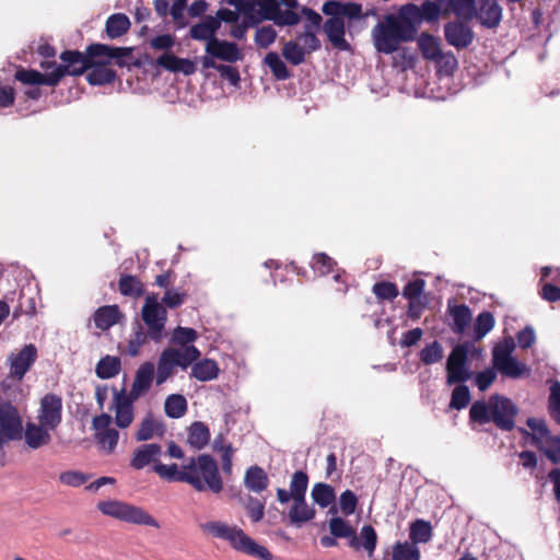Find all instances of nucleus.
<instances>
[{
	"instance_id": "f8f14e48",
	"label": "nucleus",
	"mask_w": 560,
	"mask_h": 560,
	"mask_svg": "<svg viewBox=\"0 0 560 560\" xmlns=\"http://www.w3.org/2000/svg\"><path fill=\"white\" fill-rule=\"evenodd\" d=\"M40 67L46 71L45 74L30 69H19L15 72V79L27 85H57L65 77L61 66H57L55 61H42Z\"/></svg>"
},
{
	"instance_id": "603ef678",
	"label": "nucleus",
	"mask_w": 560,
	"mask_h": 560,
	"mask_svg": "<svg viewBox=\"0 0 560 560\" xmlns=\"http://www.w3.org/2000/svg\"><path fill=\"white\" fill-rule=\"evenodd\" d=\"M443 358V348L438 341L427 345L420 352V360L427 364H433L441 361Z\"/></svg>"
},
{
	"instance_id": "3c124183",
	"label": "nucleus",
	"mask_w": 560,
	"mask_h": 560,
	"mask_svg": "<svg viewBox=\"0 0 560 560\" xmlns=\"http://www.w3.org/2000/svg\"><path fill=\"white\" fill-rule=\"evenodd\" d=\"M305 49L293 40L284 44L282 55L293 66H299L305 60Z\"/></svg>"
},
{
	"instance_id": "cd10ccee",
	"label": "nucleus",
	"mask_w": 560,
	"mask_h": 560,
	"mask_svg": "<svg viewBox=\"0 0 560 560\" xmlns=\"http://www.w3.org/2000/svg\"><path fill=\"white\" fill-rule=\"evenodd\" d=\"M377 544V534L371 525H364L360 534L354 533L349 546L354 550L363 549L369 557H372Z\"/></svg>"
},
{
	"instance_id": "09e8293b",
	"label": "nucleus",
	"mask_w": 560,
	"mask_h": 560,
	"mask_svg": "<svg viewBox=\"0 0 560 560\" xmlns=\"http://www.w3.org/2000/svg\"><path fill=\"white\" fill-rule=\"evenodd\" d=\"M494 316L490 312L480 313L474 324V338L476 340L482 339L494 327Z\"/></svg>"
},
{
	"instance_id": "e433bc0d",
	"label": "nucleus",
	"mask_w": 560,
	"mask_h": 560,
	"mask_svg": "<svg viewBox=\"0 0 560 560\" xmlns=\"http://www.w3.org/2000/svg\"><path fill=\"white\" fill-rule=\"evenodd\" d=\"M120 312L117 305L100 307L94 315L95 326L102 330L108 329L118 323Z\"/></svg>"
},
{
	"instance_id": "ea45409f",
	"label": "nucleus",
	"mask_w": 560,
	"mask_h": 560,
	"mask_svg": "<svg viewBox=\"0 0 560 560\" xmlns=\"http://www.w3.org/2000/svg\"><path fill=\"white\" fill-rule=\"evenodd\" d=\"M130 27V21L124 13L112 14L105 25L106 34L109 38H118L122 36Z\"/></svg>"
},
{
	"instance_id": "5fc2aeb1",
	"label": "nucleus",
	"mask_w": 560,
	"mask_h": 560,
	"mask_svg": "<svg viewBox=\"0 0 560 560\" xmlns=\"http://www.w3.org/2000/svg\"><path fill=\"white\" fill-rule=\"evenodd\" d=\"M335 266L332 258L324 253H318L313 256L312 268L315 273L319 276L328 275Z\"/></svg>"
},
{
	"instance_id": "13d9d810",
	"label": "nucleus",
	"mask_w": 560,
	"mask_h": 560,
	"mask_svg": "<svg viewBox=\"0 0 560 560\" xmlns=\"http://www.w3.org/2000/svg\"><path fill=\"white\" fill-rule=\"evenodd\" d=\"M358 498L351 490L343 491L339 497V509L345 516H350L355 512Z\"/></svg>"
},
{
	"instance_id": "f704fd0d",
	"label": "nucleus",
	"mask_w": 560,
	"mask_h": 560,
	"mask_svg": "<svg viewBox=\"0 0 560 560\" xmlns=\"http://www.w3.org/2000/svg\"><path fill=\"white\" fill-rule=\"evenodd\" d=\"M396 18H399L402 25L408 27L411 31V35L416 37L417 35V24L421 23V11L420 7L408 3L402 5L398 14H395Z\"/></svg>"
},
{
	"instance_id": "39448f33",
	"label": "nucleus",
	"mask_w": 560,
	"mask_h": 560,
	"mask_svg": "<svg viewBox=\"0 0 560 560\" xmlns=\"http://www.w3.org/2000/svg\"><path fill=\"white\" fill-rule=\"evenodd\" d=\"M185 470L194 479L187 483L196 491L210 490L213 493H220L223 490L218 464L211 455L201 454L189 458L185 464Z\"/></svg>"
},
{
	"instance_id": "bb28decb",
	"label": "nucleus",
	"mask_w": 560,
	"mask_h": 560,
	"mask_svg": "<svg viewBox=\"0 0 560 560\" xmlns=\"http://www.w3.org/2000/svg\"><path fill=\"white\" fill-rule=\"evenodd\" d=\"M162 453V447L159 444L150 443L143 444L136 448L133 456L130 460L132 468L140 470L147 465L156 462Z\"/></svg>"
},
{
	"instance_id": "f03ea898",
	"label": "nucleus",
	"mask_w": 560,
	"mask_h": 560,
	"mask_svg": "<svg viewBox=\"0 0 560 560\" xmlns=\"http://www.w3.org/2000/svg\"><path fill=\"white\" fill-rule=\"evenodd\" d=\"M517 406L508 397L499 394L491 395L489 399L472 402L469 417L479 424L492 422L502 431H512L515 427Z\"/></svg>"
},
{
	"instance_id": "c756f323",
	"label": "nucleus",
	"mask_w": 560,
	"mask_h": 560,
	"mask_svg": "<svg viewBox=\"0 0 560 560\" xmlns=\"http://www.w3.org/2000/svg\"><path fill=\"white\" fill-rule=\"evenodd\" d=\"M220 26V20L209 16L203 22L191 26L189 31L190 37L196 40H205L206 44L210 43L213 38H218L215 34Z\"/></svg>"
},
{
	"instance_id": "052dcab7",
	"label": "nucleus",
	"mask_w": 560,
	"mask_h": 560,
	"mask_svg": "<svg viewBox=\"0 0 560 560\" xmlns=\"http://www.w3.org/2000/svg\"><path fill=\"white\" fill-rule=\"evenodd\" d=\"M89 480V476L77 470L63 471L59 475V481L62 485L78 488Z\"/></svg>"
},
{
	"instance_id": "49530a36",
	"label": "nucleus",
	"mask_w": 560,
	"mask_h": 560,
	"mask_svg": "<svg viewBox=\"0 0 560 560\" xmlns=\"http://www.w3.org/2000/svg\"><path fill=\"white\" fill-rule=\"evenodd\" d=\"M264 62L269 67L271 73L277 80L283 81L290 78L291 73L287 65L277 52H268L264 59Z\"/></svg>"
},
{
	"instance_id": "c85d7f7f",
	"label": "nucleus",
	"mask_w": 560,
	"mask_h": 560,
	"mask_svg": "<svg viewBox=\"0 0 560 560\" xmlns=\"http://www.w3.org/2000/svg\"><path fill=\"white\" fill-rule=\"evenodd\" d=\"M190 376L200 382H210L218 378L220 366L215 360L201 359L196 360L190 365Z\"/></svg>"
},
{
	"instance_id": "2f4dec72",
	"label": "nucleus",
	"mask_w": 560,
	"mask_h": 560,
	"mask_svg": "<svg viewBox=\"0 0 560 560\" xmlns=\"http://www.w3.org/2000/svg\"><path fill=\"white\" fill-rule=\"evenodd\" d=\"M337 512L338 510L335 505L330 506L328 511L329 514L334 515L328 522L329 532L334 537L348 538L351 540L355 529L350 525L349 522L345 521L340 516H337Z\"/></svg>"
},
{
	"instance_id": "a211bd4d",
	"label": "nucleus",
	"mask_w": 560,
	"mask_h": 560,
	"mask_svg": "<svg viewBox=\"0 0 560 560\" xmlns=\"http://www.w3.org/2000/svg\"><path fill=\"white\" fill-rule=\"evenodd\" d=\"M37 358V350L33 345H26L18 353L10 355V375L22 380Z\"/></svg>"
},
{
	"instance_id": "20e7f679",
	"label": "nucleus",
	"mask_w": 560,
	"mask_h": 560,
	"mask_svg": "<svg viewBox=\"0 0 560 560\" xmlns=\"http://www.w3.org/2000/svg\"><path fill=\"white\" fill-rule=\"evenodd\" d=\"M371 38L375 50L384 55L394 54L404 43L415 39L411 31L395 14L384 15L372 28Z\"/></svg>"
},
{
	"instance_id": "680f3d73",
	"label": "nucleus",
	"mask_w": 560,
	"mask_h": 560,
	"mask_svg": "<svg viewBox=\"0 0 560 560\" xmlns=\"http://www.w3.org/2000/svg\"><path fill=\"white\" fill-rule=\"evenodd\" d=\"M373 293L381 300H394L398 295L396 284L387 281L377 282L373 285Z\"/></svg>"
},
{
	"instance_id": "4d7b16f0",
	"label": "nucleus",
	"mask_w": 560,
	"mask_h": 560,
	"mask_svg": "<svg viewBox=\"0 0 560 560\" xmlns=\"http://www.w3.org/2000/svg\"><path fill=\"white\" fill-rule=\"evenodd\" d=\"M185 291H182L179 289H168L165 291L160 302L165 306V308H176L180 306L185 302Z\"/></svg>"
},
{
	"instance_id": "37998d69",
	"label": "nucleus",
	"mask_w": 560,
	"mask_h": 560,
	"mask_svg": "<svg viewBox=\"0 0 560 560\" xmlns=\"http://www.w3.org/2000/svg\"><path fill=\"white\" fill-rule=\"evenodd\" d=\"M418 46L423 56L428 60H435L443 52L438 38L430 34H421L418 38Z\"/></svg>"
},
{
	"instance_id": "0e129e2a",
	"label": "nucleus",
	"mask_w": 560,
	"mask_h": 560,
	"mask_svg": "<svg viewBox=\"0 0 560 560\" xmlns=\"http://www.w3.org/2000/svg\"><path fill=\"white\" fill-rule=\"evenodd\" d=\"M299 39L303 43V48L308 52L318 50L320 48L319 39L317 38L315 32L307 25L304 26V32L299 35Z\"/></svg>"
},
{
	"instance_id": "423d86ee",
	"label": "nucleus",
	"mask_w": 560,
	"mask_h": 560,
	"mask_svg": "<svg viewBox=\"0 0 560 560\" xmlns=\"http://www.w3.org/2000/svg\"><path fill=\"white\" fill-rule=\"evenodd\" d=\"M127 52L128 49L126 48H116L104 44H93L88 47L85 55L79 51H63L60 55V59L63 65L60 66L62 67V71H65V75H81L84 71H88L92 59L98 57L118 59L126 56Z\"/></svg>"
},
{
	"instance_id": "393cba45",
	"label": "nucleus",
	"mask_w": 560,
	"mask_h": 560,
	"mask_svg": "<svg viewBox=\"0 0 560 560\" xmlns=\"http://www.w3.org/2000/svg\"><path fill=\"white\" fill-rule=\"evenodd\" d=\"M324 33L331 45L340 50H348L349 44L345 38L346 26L341 18H329L323 26Z\"/></svg>"
},
{
	"instance_id": "0eeeda50",
	"label": "nucleus",
	"mask_w": 560,
	"mask_h": 560,
	"mask_svg": "<svg viewBox=\"0 0 560 560\" xmlns=\"http://www.w3.org/2000/svg\"><path fill=\"white\" fill-rule=\"evenodd\" d=\"M97 509L106 516L135 525L160 528V523L144 509L119 500H105L97 503Z\"/></svg>"
},
{
	"instance_id": "6ab92c4d",
	"label": "nucleus",
	"mask_w": 560,
	"mask_h": 560,
	"mask_svg": "<svg viewBox=\"0 0 560 560\" xmlns=\"http://www.w3.org/2000/svg\"><path fill=\"white\" fill-rule=\"evenodd\" d=\"M54 431L49 429L47 425H44L40 422H26L25 427H23V436L24 442L31 450H38L48 445L51 442L50 432Z\"/></svg>"
},
{
	"instance_id": "473e14b6",
	"label": "nucleus",
	"mask_w": 560,
	"mask_h": 560,
	"mask_svg": "<svg viewBox=\"0 0 560 560\" xmlns=\"http://www.w3.org/2000/svg\"><path fill=\"white\" fill-rule=\"evenodd\" d=\"M210 441V431L201 421L192 422L188 428V444L195 450H202Z\"/></svg>"
},
{
	"instance_id": "b1692460",
	"label": "nucleus",
	"mask_w": 560,
	"mask_h": 560,
	"mask_svg": "<svg viewBox=\"0 0 560 560\" xmlns=\"http://www.w3.org/2000/svg\"><path fill=\"white\" fill-rule=\"evenodd\" d=\"M481 25L492 28L499 25L502 19V8L497 0H481L475 15Z\"/></svg>"
},
{
	"instance_id": "c9c22d12",
	"label": "nucleus",
	"mask_w": 560,
	"mask_h": 560,
	"mask_svg": "<svg viewBox=\"0 0 560 560\" xmlns=\"http://www.w3.org/2000/svg\"><path fill=\"white\" fill-rule=\"evenodd\" d=\"M445 10L452 11L459 18L472 19L475 15L476 0H436Z\"/></svg>"
},
{
	"instance_id": "9d476101",
	"label": "nucleus",
	"mask_w": 560,
	"mask_h": 560,
	"mask_svg": "<svg viewBox=\"0 0 560 560\" xmlns=\"http://www.w3.org/2000/svg\"><path fill=\"white\" fill-rule=\"evenodd\" d=\"M198 338L199 334L196 329L177 326L171 334L170 343L172 346L170 348L175 349L179 353L183 363L191 364L201 355L199 349L194 345Z\"/></svg>"
},
{
	"instance_id": "c03bdc74",
	"label": "nucleus",
	"mask_w": 560,
	"mask_h": 560,
	"mask_svg": "<svg viewBox=\"0 0 560 560\" xmlns=\"http://www.w3.org/2000/svg\"><path fill=\"white\" fill-rule=\"evenodd\" d=\"M311 497L320 508H328L335 502L336 493L330 485L318 482L313 486Z\"/></svg>"
},
{
	"instance_id": "338daca9",
	"label": "nucleus",
	"mask_w": 560,
	"mask_h": 560,
	"mask_svg": "<svg viewBox=\"0 0 560 560\" xmlns=\"http://www.w3.org/2000/svg\"><path fill=\"white\" fill-rule=\"evenodd\" d=\"M149 337V330L143 331L141 327L135 332L132 338L129 340L128 343V353L132 357H136L140 348L147 342Z\"/></svg>"
},
{
	"instance_id": "dca6fc26",
	"label": "nucleus",
	"mask_w": 560,
	"mask_h": 560,
	"mask_svg": "<svg viewBox=\"0 0 560 560\" xmlns=\"http://www.w3.org/2000/svg\"><path fill=\"white\" fill-rule=\"evenodd\" d=\"M447 383H462L470 377L467 368V350L463 346H456L450 353L446 362Z\"/></svg>"
},
{
	"instance_id": "8fccbe9b",
	"label": "nucleus",
	"mask_w": 560,
	"mask_h": 560,
	"mask_svg": "<svg viewBox=\"0 0 560 560\" xmlns=\"http://www.w3.org/2000/svg\"><path fill=\"white\" fill-rule=\"evenodd\" d=\"M244 509L247 512L252 523H258L264 518L265 515V503L254 498L252 495H247L242 501Z\"/></svg>"
},
{
	"instance_id": "79ce46f5",
	"label": "nucleus",
	"mask_w": 560,
	"mask_h": 560,
	"mask_svg": "<svg viewBox=\"0 0 560 560\" xmlns=\"http://www.w3.org/2000/svg\"><path fill=\"white\" fill-rule=\"evenodd\" d=\"M121 369L120 359L114 355L102 358L95 369L96 375L102 380H108L119 374Z\"/></svg>"
},
{
	"instance_id": "f257e3e1",
	"label": "nucleus",
	"mask_w": 560,
	"mask_h": 560,
	"mask_svg": "<svg viewBox=\"0 0 560 560\" xmlns=\"http://www.w3.org/2000/svg\"><path fill=\"white\" fill-rule=\"evenodd\" d=\"M199 528L211 538L228 541L237 552L257 558L259 560H272V553L255 539L248 536L236 525H230L223 521H209L201 523Z\"/></svg>"
},
{
	"instance_id": "f3484780",
	"label": "nucleus",
	"mask_w": 560,
	"mask_h": 560,
	"mask_svg": "<svg viewBox=\"0 0 560 560\" xmlns=\"http://www.w3.org/2000/svg\"><path fill=\"white\" fill-rule=\"evenodd\" d=\"M191 364L183 363L182 357L179 353L173 348H165L158 360L156 372H155V383L158 386L164 384L174 373L175 369L179 366L183 370H186Z\"/></svg>"
},
{
	"instance_id": "1a4fd4ad",
	"label": "nucleus",
	"mask_w": 560,
	"mask_h": 560,
	"mask_svg": "<svg viewBox=\"0 0 560 560\" xmlns=\"http://www.w3.org/2000/svg\"><path fill=\"white\" fill-rule=\"evenodd\" d=\"M515 342L512 338L504 339L492 351V364L497 372L509 378H520L529 373V368L513 357Z\"/></svg>"
},
{
	"instance_id": "4c0bfd02",
	"label": "nucleus",
	"mask_w": 560,
	"mask_h": 560,
	"mask_svg": "<svg viewBox=\"0 0 560 560\" xmlns=\"http://www.w3.org/2000/svg\"><path fill=\"white\" fill-rule=\"evenodd\" d=\"M163 433V424L160 421H156L152 415H147L136 433V440L139 442L148 441L151 440L153 436H160Z\"/></svg>"
},
{
	"instance_id": "9b49d317",
	"label": "nucleus",
	"mask_w": 560,
	"mask_h": 560,
	"mask_svg": "<svg viewBox=\"0 0 560 560\" xmlns=\"http://www.w3.org/2000/svg\"><path fill=\"white\" fill-rule=\"evenodd\" d=\"M23 436V420L18 408L10 402L0 404V446Z\"/></svg>"
},
{
	"instance_id": "72a5a7b5",
	"label": "nucleus",
	"mask_w": 560,
	"mask_h": 560,
	"mask_svg": "<svg viewBox=\"0 0 560 560\" xmlns=\"http://www.w3.org/2000/svg\"><path fill=\"white\" fill-rule=\"evenodd\" d=\"M154 471L162 478L167 481H179V482H191L194 479L191 476H188L185 470V464L179 468L176 464L165 465V464H156L154 466Z\"/></svg>"
},
{
	"instance_id": "7c9ffc66",
	"label": "nucleus",
	"mask_w": 560,
	"mask_h": 560,
	"mask_svg": "<svg viewBox=\"0 0 560 560\" xmlns=\"http://www.w3.org/2000/svg\"><path fill=\"white\" fill-rule=\"evenodd\" d=\"M244 485L249 491L260 493L267 489L269 478L261 467L252 466L245 472Z\"/></svg>"
},
{
	"instance_id": "69168bd1",
	"label": "nucleus",
	"mask_w": 560,
	"mask_h": 560,
	"mask_svg": "<svg viewBox=\"0 0 560 560\" xmlns=\"http://www.w3.org/2000/svg\"><path fill=\"white\" fill-rule=\"evenodd\" d=\"M440 7H443V5L440 4L438 1L433 2L430 0H425L420 7L421 22L422 21H428V22L435 21L440 15V11H441Z\"/></svg>"
},
{
	"instance_id": "de8ad7c7",
	"label": "nucleus",
	"mask_w": 560,
	"mask_h": 560,
	"mask_svg": "<svg viewBox=\"0 0 560 560\" xmlns=\"http://www.w3.org/2000/svg\"><path fill=\"white\" fill-rule=\"evenodd\" d=\"M119 291L125 296L139 298L143 294V284L135 276H121L118 282Z\"/></svg>"
},
{
	"instance_id": "58836bf2",
	"label": "nucleus",
	"mask_w": 560,
	"mask_h": 560,
	"mask_svg": "<svg viewBox=\"0 0 560 560\" xmlns=\"http://www.w3.org/2000/svg\"><path fill=\"white\" fill-rule=\"evenodd\" d=\"M272 12L265 15L266 20L272 21L278 26H293L299 24L301 18L292 10H282L278 3H272Z\"/></svg>"
},
{
	"instance_id": "2eb2a0df",
	"label": "nucleus",
	"mask_w": 560,
	"mask_h": 560,
	"mask_svg": "<svg viewBox=\"0 0 560 560\" xmlns=\"http://www.w3.org/2000/svg\"><path fill=\"white\" fill-rule=\"evenodd\" d=\"M37 421L56 430L62 420V399L55 394H47L40 399Z\"/></svg>"
},
{
	"instance_id": "7ed1b4c3",
	"label": "nucleus",
	"mask_w": 560,
	"mask_h": 560,
	"mask_svg": "<svg viewBox=\"0 0 560 560\" xmlns=\"http://www.w3.org/2000/svg\"><path fill=\"white\" fill-rule=\"evenodd\" d=\"M308 477L306 472L298 470L293 472L289 490L277 489V499L281 504L291 502L288 510V518L291 525L301 527L315 517V510L306 502Z\"/></svg>"
},
{
	"instance_id": "aec40b11",
	"label": "nucleus",
	"mask_w": 560,
	"mask_h": 560,
	"mask_svg": "<svg viewBox=\"0 0 560 560\" xmlns=\"http://www.w3.org/2000/svg\"><path fill=\"white\" fill-rule=\"evenodd\" d=\"M155 366L151 361H147L138 368L135 374V378L128 395L131 398L139 399L145 393L149 392L153 381L155 380Z\"/></svg>"
},
{
	"instance_id": "a19ab883",
	"label": "nucleus",
	"mask_w": 560,
	"mask_h": 560,
	"mask_svg": "<svg viewBox=\"0 0 560 560\" xmlns=\"http://www.w3.org/2000/svg\"><path fill=\"white\" fill-rule=\"evenodd\" d=\"M410 542L417 546V544H427L432 538V526L429 522L418 518L410 524L409 528Z\"/></svg>"
},
{
	"instance_id": "e2e57ef3",
	"label": "nucleus",
	"mask_w": 560,
	"mask_h": 560,
	"mask_svg": "<svg viewBox=\"0 0 560 560\" xmlns=\"http://www.w3.org/2000/svg\"><path fill=\"white\" fill-rule=\"evenodd\" d=\"M434 61L438 66L439 72L445 75L452 74L458 65L455 56L452 52H442Z\"/></svg>"
},
{
	"instance_id": "4468645a",
	"label": "nucleus",
	"mask_w": 560,
	"mask_h": 560,
	"mask_svg": "<svg viewBox=\"0 0 560 560\" xmlns=\"http://www.w3.org/2000/svg\"><path fill=\"white\" fill-rule=\"evenodd\" d=\"M137 400V398H131L125 388L114 389L112 410L115 412V423L118 428L127 429L130 427L135 419L133 404Z\"/></svg>"
},
{
	"instance_id": "6e6552de",
	"label": "nucleus",
	"mask_w": 560,
	"mask_h": 560,
	"mask_svg": "<svg viewBox=\"0 0 560 560\" xmlns=\"http://www.w3.org/2000/svg\"><path fill=\"white\" fill-rule=\"evenodd\" d=\"M141 318L149 330L150 339L161 342L165 336L167 311L160 302L159 294L150 293L145 296L141 308Z\"/></svg>"
},
{
	"instance_id": "a878e982",
	"label": "nucleus",
	"mask_w": 560,
	"mask_h": 560,
	"mask_svg": "<svg viewBox=\"0 0 560 560\" xmlns=\"http://www.w3.org/2000/svg\"><path fill=\"white\" fill-rule=\"evenodd\" d=\"M447 313L452 318V330L456 334H463L471 323L472 314L466 304H457L448 301Z\"/></svg>"
},
{
	"instance_id": "ddd939ff",
	"label": "nucleus",
	"mask_w": 560,
	"mask_h": 560,
	"mask_svg": "<svg viewBox=\"0 0 560 560\" xmlns=\"http://www.w3.org/2000/svg\"><path fill=\"white\" fill-rule=\"evenodd\" d=\"M113 418L108 413H101L93 418L92 428L100 450L105 454H113L117 447L119 432L112 428Z\"/></svg>"
},
{
	"instance_id": "774afa93",
	"label": "nucleus",
	"mask_w": 560,
	"mask_h": 560,
	"mask_svg": "<svg viewBox=\"0 0 560 560\" xmlns=\"http://www.w3.org/2000/svg\"><path fill=\"white\" fill-rule=\"evenodd\" d=\"M497 378V370L493 368L486 369L477 373L475 383L479 390H487Z\"/></svg>"
},
{
	"instance_id": "6e6d98bb",
	"label": "nucleus",
	"mask_w": 560,
	"mask_h": 560,
	"mask_svg": "<svg viewBox=\"0 0 560 560\" xmlns=\"http://www.w3.org/2000/svg\"><path fill=\"white\" fill-rule=\"evenodd\" d=\"M277 38V32L271 25L261 26L256 30L255 43L261 48H268Z\"/></svg>"
},
{
	"instance_id": "412c9836",
	"label": "nucleus",
	"mask_w": 560,
	"mask_h": 560,
	"mask_svg": "<svg viewBox=\"0 0 560 560\" xmlns=\"http://www.w3.org/2000/svg\"><path fill=\"white\" fill-rule=\"evenodd\" d=\"M206 52L217 59L234 63L242 59L243 55L235 43L213 38L207 43Z\"/></svg>"
},
{
	"instance_id": "4be33fe9",
	"label": "nucleus",
	"mask_w": 560,
	"mask_h": 560,
	"mask_svg": "<svg viewBox=\"0 0 560 560\" xmlns=\"http://www.w3.org/2000/svg\"><path fill=\"white\" fill-rule=\"evenodd\" d=\"M105 57L92 59L91 66L88 68L86 80L92 85H104L112 83L116 78V72L109 68Z\"/></svg>"
},
{
	"instance_id": "bf43d9fd",
	"label": "nucleus",
	"mask_w": 560,
	"mask_h": 560,
	"mask_svg": "<svg viewBox=\"0 0 560 560\" xmlns=\"http://www.w3.org/2000/svg\"><path fill=\"white\" fill-rule=\"evenodd\" d=\"M549 410L555 421L560 424V383L557 381L550 386Z\"/></svg>"
},
{
	"instance_id": "5701e85b",
	"label": "nucleus",
	"mask_w": 560,
	"mask_h": 560,
	"mask_svg": "<svg viewBox=\"0 0 560 560\" xmlns=\"http://www.w3.org/2000/svg\"><path fill=\"white\" fill-rule=\"evenodd\" d=\"M447 43L457 49L468 47L474 39L472 31L460 22H450L444 26Z\"/></svg>"
},
{
	"instance_id": "864d4df0",
	"label": "nucleus",
	"mask_w": 560,
	"mask_h": 560,
	"mask_svg": "<svg viewBox=\"0 0 560 560\" xmlns=\"http://www.w3.org/2000/svg\"><path fill=\"white\" fill-rule=\"evenodd\" d=\"M470 400V392L466 385H457L452 393L450 407L460 410L467 407Z\"/></svg>"
},
{
	"instance_id": "a18cd8bd",
	"label": "nucleus",
	"mask_w": 560,
	"mask_h": 560,
	"mask_svg": "<svg viewBox=\"0 0 560 560\" xmlns=\"http://www.w3.org/2000/svg\"><path fill=\"white\" fill-rule=\"evenodd\" d=\"M164 411L170 418H182L187 411L186 398L180 394H172L167 396L164 402Z\"/></svg>"
}]
</instances>
